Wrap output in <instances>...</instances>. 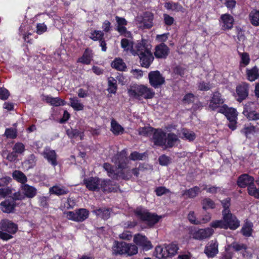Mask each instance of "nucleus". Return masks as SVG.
<instances>
[{
  "label": "nucleus",
  "instance_id": "obj_1",
  "mask_svg": "<svg viewBox=\"0 0 259 259\" xmlns=\"http://www.w3.org/2000/svg\"><path fill=\"white\" fill-rule=\"evenodd\" d=\"M127 154L124 150L115 155L112 158V161L117 165L118 169H114L113 166L108 163H105L103 165L104 169L107 171L108 176L113 179L119 180L120 179L128 180L132 177L131 172L127 168L128 159ZM132 172L136 176L139 175V169L133 168Z\"/></svg>",
  "mask_w": 259,
  "mask_h": 259
},
{
  "label": "nucleus",
  "instance_id": "obj_2",
  "mask_svg": "<svg viewBox=\"0 0 259 259\" xmlns=\"http://www.w3.org/2000/svg\"><path fill=\"white\" fill-rule=\"evenodd\" d=\"M18 230V225L8 219L0 221V239L8 241L13 238V235Z\"/></svg>",
  "mask_w": 259,
  "mask_h": 259
},
{
  "label": "nucleus",
  "instance_id": "obj_3",
  "mask_svg": "<svg viewBox=\"0 0 259 259\" xmlns=\"http://www.w3.org/2000/svg\"><path fill=\"white\" fill-rule=\"evenodd\" d=\"M128 95L136 99L141 100L142 98L150 99L154 97V91L144 85H134L128 90Z\"/></svg>",
  "mask_w": 259,
  "mask_h": 259
},
{
  "label": "nucleus",
  "instance_id": "obj_4",
  "mask_svg": "<svg viewBox=\"0 0 259 259\" xmlns=\"http://www.w3.org/2000/svg\"><path fill=\"white\" fill-rule=\"evenodd\" d=\"M136 215L143 222H145L149 227H153L157 223L161 218V216L149 212L147 209L142 207H138L135 210Z\"/></svg>",
  "mask_w": 259,
  "mask_h": 259
},
{
  "label": "nucleus",
  "instance_id": "obj_5",
  "mask_svg": "<svg viewBox=\"0 0 259 259\" xmlns=\"http://www.w3.org/2000/svg\"><path fill=\"white\" fill-rule=\"evenodd\" d=\"M223 219L227 226V229L236 230L240 226V222L235 215L230 212L229 209H226L222 211Z\"/></svg>",
  "mask_w": 259,
  "mask_h": 259
},
{
  "label": "nucleus",
  "instance_id": "obj_6",
  "mask_svg": "<svg viewBox=\"0 0 259 259\" xmlns=\"http://www.w3.org/2000/svg\"><path fill=\"white\" fill-rule=\"evenodd\" d=\"M214 233V230L211 228L205 229H193L190 231V235L193 238L202 240L211 237Z\"/></svg>",
  "mask_w": 259,
  "mask_h": 259
},
{
  "label": "nucleus",
  "instance_id": "obj_7",
  "mask_svg": "<svg viewBox=\"0 0 259 259\" xmlns=\"http://www.w3.org/2000/svg\"><path fill=\"white\" fill-rule=\"evenodd\" d=\"M133 241L137 247H142L143 249L148 250L152 248L151 242L147 237L140 233H138L134 236Z\"/></svg>",
  "mask_w": 259,
  "mask_h": 259
},
{
  "label": "nucleus",
  "instance_id": "obj_8",
  "mask_svg": "<svg viewBox=\"0 0 259 259\" xmlns=\"http://www.w3.org/2000/svg\"><path fill=\"white\" fill-rule=\"evenodd\" d=\"M148 77L150 84L154 88H157L165 82L164 78L158 71H151L149 73Z\"/></svg>",
  "mask_w": 259,
  "mask_h": 259
},
{
  "label": "nucleus",
  "instance_id": "obj_9",
  "mask_svg": "<svg viewBox=\"0 0 259 259\" xmlns=\"http://www.w3.org/2000/svg\"><path fill=\"white\" fill-rule=\"evenodd\" d=\"M220 22L221 25V29L226 31L233 28L234 19L230 14L226 13L221 16Z\"/></svg>",
  "mask_w": 259,
  "mask_h": 259
},
{
  "label": "nucleus",
  "instance_id": "obj_10",
  "mask_svg": "<svg viewBox=\"0 0 259 259\" xmlns=\"http://www.w3.org/2000/svg\"><path fill=\"white\" fill-rule=\"evenodd\" d=\"M152 141L155 145L164 146L166 145V133L161 129L155 130Z\"/></svg>",
  "mask_w": 259,
  "mask_h": 259
},
{
  "label": "nucleus",
  "instance_id": "obj_11",
  "mask_svg": "<svg viewBox=\"0 0 259 259\" xmlns=\"http://www.w3.org/2000/svg\"><path fill=\"white\" fill-rule=\"evenodd\" d=\"M169 53V48L164 44L160 43L155 48L154 56L157 59H165Z\"/></svg>",
  "mask_w": 259,
  "mask_h": 259
},
{
  "label": "nucleus",
  "instance_id": "obj_12",
  "mask_svg": "<svg viewBox=\"0 0 259 259\" xmlns=\"http://www.w3.org/2000/svg\"><path fill=\"white\" fill-rule=\"evenodd\" d=\"M236 92L238 97L237 100L239 102H241L248 96V84L245 82H242V83L237 86Z\"/></svg>",
  "mask_w": 259,
  "mask_h": 259
},
{
  "label": "nucleus",
  "instance_id": "obj_13",
  "mask_svg": "<svg viewBox=\"0 0 259 259\" xmlns=\"http://www.w3.org/2000/svg\"><path fill=\"white\" fill-rule=\"evenodd\" d=\"M83 184L91 191L100 190V179L98 177H90L83 180Z\"/></svg>",
  "mask_w": 259,
  "mask_h": 259
},
{
  "label": "nucleus",
  "instance_id": "obj_14",
  "mask_svg": "<svg viewBox=\"0 0 259 259\" xmlns=\"http://www.w3.org/2000/svg\"><path fill=\"white\" fill-rule=\"evenodd\" d=\"M42 155L47 160L49 163L53 166H55L57 165V154L55 150L51 149L49 147H46L44 149Z\"/></svg>",
  "mask_w": 259,
  "mask_h": 259
},
{
  "label": "nucleus",
  "instance_id": "obj_15",
  "mask_svg": "<svg viewBox=\"0 0 259 259\" xmlns=\"http://www.w3.org/2000/svg\"><path fill=\"white\" fill-rule=\"evenodd\" d=\"M224 103V100L221 97V94L218 92H215L210 101L209 104V107L212 110H219L222 107V104Z\"/></svg>",
  "mask_w": 259,
  "mask_h": 259
},
{
  "label": "nucleus",
  "instance_id": "obj_16",
  "mask_svg": "<svg viewBox=\"0 0 259 259\" xmlns=\"http://www.w3.org/2000/svg\"><path fill=\"white\" fill-rule=\"evenodd\" d=\"M219 112L224 114L228 120L237 119L236 110L233 108H229L226 105H223L219 110Z\"/></svg>",
  "mask_w": 259,
  "mask_h": 259
},
{
  "label": "nucleus",
  "instance_id": "obj_17",
  "mask_svg": "<svg viewBox=\"0 0 259 259\" xmlns=\"http://www.w3.org/2000/svg\"><path fill=\"white\" fill-rule=\"evenodd\" d=\"M117 186L111 181L100 179V189H102L105 192H111L116 191Z\"/></svg>",
  "mask_w": 259,
  "mask_h": 259
},
{
  "label": "nucleus",
  "instance_id": "obj_18",
  "mask_svg": "<svg viewBox=\"0 0 259 259\" xmlns=\"http://www.w3.org/2000/svg\"><path fill=\"white\" fill-rule=\"evenodd\" d=\"M204 252L208 257H213L218 252V244L216 241L211 240L205 247Z\"/></svg>",
  "mask_w": 259,
  "mask_h": 259
},
{
  "label": "nucleus",
  "instance_id": "obj_19",
  "mask_svg": "<svg viewBox=\"0 0 259 259\" xmlns=\"http://www.w3.org/2000/svg\"><path fill=\"white\" fill-rule=\"evenodd\" d=\"M254 182V178L248 175V174H243L241 175L238 179L237 184L241 188H245L246 187H249L253 184Z\"/></svg>",
  "mask_w": 259,
  "mask_h": 259
},
{
  "label": "nucleus",
  "instance_id": "obj_20",
  "mask_svg": "<svg viewBox=\"0 0 259 259\" xmlns=\"http://www.w3.org/2000/svg\"><path fill=\"white\" fill-rule=\"evenodd\" d=\"M21 191L24 194L25 197L32 198L37 194V189L33 186L24 184L20 186Z\"/></svg>",
  "mask_w": 259,
  "mask_h": 259
},
{
  "label": "nucleus",
  "instance_id": "obj_21",
  "mask_svg": "<svg viewBox=\"0 0 259 259\" xmlns=\"http://www.w3.org/2000/svg\"><path fill=\"white\" fill-rule=\"evenodd\" d=\"M138 56L140 62H142L141 65H150L154 60L153 54L150 50L143 52V53H140L138 54Z\"/></svg>",
  "mask_w": 259,
  "mask_h": 259
},
{
  "label": "nucleus",
  "instance_id": "obj_22",
  "mask_svg": "<svg viewBox=\"0 0 259 259\" xmlns=\"http://www.w3.org/2000/svg\"><path fill=\"white\" fill-rule=\"evenodd\" d=\"M154 15L150 12H145L143 16L141 23L143 24V27L146 29H150L153 26Z\"/></svg>",
  "mask_w": 259,
  "mask_h": 259
},
{
  "label": "nucleus",
  "instance_id": "obj_23",
  "mask_svg": "<svg viewBox=\"0 0 259 259\" xmlns=\"http://www.w3.org/2000/svg\"><path fill=\"white\" fill-rule=\"evenodd\" d=\"M93 58V51L89 48H87L84 51L82 56L77 59V62L78 63L89 65L91 63Z\"/></svg>",
  "mask_w": 259,
  "mask_h": 259
},
{
  "label": "nucleus",
  "instance_id": "obj_24",
  "mask_svg": "<svg viewBox=\"0 0 259 259\" xmlns=\"http://www.w3.org/2000/svg\"><path fill=\"white\" fill-rule=\"evenodd\" d=\"M151 48V46L148 43V40L144 38L138 41L135 46L136 53L138 55L140 53H143V52L150 50Z\"/></svg>",
  "mask_w": 259,
  "mask_h": 259
},
{
  "label": "nucleus",
  "instance_id": "obj_25",
  "mask_svg": "<svg viewBox=\"0 0 259 259\" xmlns=\"http://www.w3.org/2000/svg\"><path fill=\"white\" fill-rule=\"evenodd\" d=\"M15 207V202L14 200H6L0 204V209L5 213H11Z\"/></svg>",
  "mask_w": 259,
  "mask_h": 259
},
{
  "label": "nucleus",
  "instance_id": "obj_26",
  "mask_svg": "<svg viewBox=\"0 0 259 259\" xmlns=\"http://www.w3.org/2000/svg\"><path fill=\"white\" fill-rule=\"evenodd\" d=\"M49 193L57 196L63 195L68 193V190L62 185H55L49 189Z\"/></svg>",
  "mask_w": 259,
  "mask_h": 259
},
{
  "label": "nucleus",
  "instance_id": "obj_27",
  "mask_svg": "<svg viewBox=\"0 0 259 259\" xmlns=\"http://www.w3.org/2000/svg\"><path fill=\"white\" fill-rule=\"evenodd\" d=\"M164 7L168 10H171L176 12H181L184 13L185 9L179 3L166 2L164 4Z\"/></svg>",
  "mask_w": 259,
  "mask_h": 259
},
{
  "label": "nucleus",
  "instance_id": "obj_28",
  "mask_svg": "<svg viewBox=\"0 0 259 259\" xmlns=\"http://www.w3.org/2000/svg\"><path fill=\"white\" fill-rule=\"evenodd\" d=\"M154 254L157 258L159 259L167 258L168 254L166 245L156 246L155 249Z\"/></svg>",
  "mask_w": 259,
  "mask_h": 259
},
{
  "label": "nucleus",
  "instance_id": "obj_29",
  "mask_svg": "<svg viewBox=\"0 0 259 259\" xmlns=\"http://www.w3.org/2000/svg\"><path fill=\"white\" fill-rule=\"evenodd\" d=\"M201 192V189L199 187L195 186L183 191L182 195L183 196H187L190 198H193L198 196Z\"/></svg>",
  "mask_w": 259,
  "mask_h": 259
},
{
  "label": "nucleus",
  "instance_id": "obj_30",
  "mask_svg": "<svg viewBox=\"0 0 259 259\" xmlns=\"http://www.w3.org/2000/svg\"><path fill=\"white\" fill-rule=\"evenodd\" d=\"M125 245V242H115L114 245L112 247L113 253L115 254H125L126 247Z\"/></svg>",
  "mask_w": 259,
  "mask_h": 259
},
{
  "label": "nucleus",
  "instance_id": "obj_31",
  "mask_svg": "<svg viewBox=\"0 0 259 259\" xmlns=\"http://www.w3.org/2000/svg\"><path fill=\"white\" fill-rule=\"evenodd\" d=\"M247 78L250 81H253L259 77V69L254 66L250 69L246 70Z\"/></svg>",
  "mask_w": 259,
  "mask_h": 259
},
{
  "label": "nucleus",
  "instance_id": "obj_32",
  "mask_svg": "<svg viewBox=\"0 0 259 259\" xmlns=\"http://www.w3.org/2000/svg\"><path fill=\"white\" fill-rule=\"evenodd\" d=\"M111 131L115 135H119L123 133L124 128L115 119H112L111 121Z\"/></svg>",
  "mask_w": 259,
  "mask_h": 259
},
{
  "label": "nucleus",
  "instance_id": "obj_33",
  "mask_svg": "<svg viewBox=\"0 0 259 259\" xmlns=\"http://www.w3.org/2000/svg\"><path fill=\"white\" fill-rule=\"evenodd\" d=\"M43 99L48 103L55 106L65 105V101L58 97L53 98L51 96H46L44 97Z\"/></svg>",
  "mask_w": 259,
  "mask_h": 259
},
{
  "label": "nucleus",
  "instance_id": "obj_34",
  "mask_svg": "<svg viewBox=\"0 0 259 259\" xmlns=\"http://www.w3.org/2000/svg\"><path fill=\"white\" fill-rule=\"evenodd\" d=\"M178 141H179V138L176 134L169 133L167 136L166 135V145L164 147L171 148Z\"/></svg>",
  "mask_w": 259,
  "mask_h": 259
},
{
  "label": "nucleus",
  "instance_id": "obj_35",
  "mask_svg": "<svg viewBox=\"0 0 259 259\" xmlns=\"http://www.w3.org/2000/svg\"><path fill=\"white\" fill-rule=\"evenodd\" d=\"M89 215V211L85 208L76 209V222H83L86 220Z\"/></svg>",
  "mask_w": 259,
  "mask_h": 259
},
{
  "label": "nucleus",
  "instance_id": "obj_36",
  "mask_svg": "<svg viewBox=\"0 0 259 259\" xmlns=\"http://www.w3.org/2000/svg\"><path fill=\"white\" fill-rule=\"evenodd\" d=\"M251 24L254 26H259V10H252L249 14Z\"/></svg>",
  "mask_w": 259,
  "mask_h": 259
},
{
  "label": "nucleus",
  "instance_id": "obj_37",
  "mask_svg": "<svg viewBox=\"0 0 259 259\" xmlns=\"http://www.w3.org/2000/svg\"><path fill=\"white\" fill-rule=\"evenodd\" d=\"M12 177L14 180L21 183L22 185L25 184L27 182L26 176L20 170H15L12 174Z\"/></svg>",
  "mask_w": 259,
  "mask_h": 259
},
{
  "label": "nucleus",
  "instance_id": "obj_38",
  "mask_svg": "<svg viewBox=\"0 0 259 259\" xmlns=\"http://www.w3.org/2000/svg\"><path fill=\"white\" fill-rule=\"evenodd\" d=\"M241 132L248 138L250 135L259 132V128L252 125H245Z\"/></svg>",
  "mask_w": 259,
  "mask_h": 259
},
{
  "label": "nucleus",
  "instance_id": "obj_39",
  "mask_svg": "<svg viewBox=\"0 0 259 259\" xmlns=\"http://www.w3.org/2000/svg\"><path fill=\"white\" fill-rule=\"evenodd\" d=\"M70 106H71L74 110L80 111L82 110L84 108L83 105L80 102V100L76 97L70 98Z\"/></svg>",
  "mask_w": 259,
  "mask_h": 259
},
{
  "label": "nucleus",
  "instance_id": "obj_40",
  "mask_svg": "<svg viewBox=\"0 0 259 259\" xmlns=\"http://www.w3.org/2000/svg\"><path fill=\"white\" fill-rule=\"evenodd\" d=\"M94 212L99 217L107 220L110 217V209L109 208H99L94 211Z\"/></svg>",
  "mask_w": 259,
  "mask_h": 259
},
{
  "label": "nucleus",
  "instance_id": "obj_41",
  "mask_svg": "<svg viewBox=\"0 0 259 259\" xmlns=\"http://www.w3.org/2000/svg\"><path fill=\"white\" fill-rule=\"evenodd\" d=\"M181 138L182 139L187 140L191 142L195 140L196 138V135L192 131L187 129H183L182 131Z\"/></svg>",
  "mask_w": 259,
  "mask_h": 259
},
{
  "label": "nucleus",
  "instance_id": "obj_42",
  "mask_svg": "<svg viewBox=\"0 0 259 259\" xmlns=\"http://www.w3.org/2000/svg\"><path fill=\"white\" fill-rule=\"evenodd\" d=\"M125 254L127 256H132L136 254L138 252V247L133 243H126Z\"/></svg>",
  "mask_w": 259,
  "mask_h": 259
},
{
  "label": "nucleus",
  "instance_id": "obj_43",
  "mask_svg": "<svg viewBox=\"0 0 259 259\" xmlns=\"http://www.w3.org/2000/svg\"><path fill=\"white\" fill-rule=\"evenodd\" d=\"M252 223L246 222L241 229L242 234L246 237L250 236L252 232Z\"/></svg>",
  "mask_w": 259,
  "mask_h": 259
},
{
  "label": "nucleus",
  "instance_id": "obj_44",
  "mask_svg": "<svg viewBox=\"0 0 259 259\" xmlns=\"http://www.w3.org/2000/svg\"><path fill=\"white\" fill-rule=\"evenodd\" d=\"M166 249L168 254V257L174 256L177 253L179 247L175 243L166 244Z\"/></svg>",
  "mask_w": 259,
  "mask_h": 259
},
{
  "label": "nucleus",
  "instance_id": "obj_45",
  "mask_svg": "<svg viewBox=\"0 0 259 259\" xmlns=\"http://www.w3.org/2000/svg\"><path fill=\"white\" fill-rule=\"evenodd\" d=\"M104 36L103 31L94 30L90 33L89 37L94 41L101 40Z\"/></svg>",
  "mask_w": 259,
  "mask_h": 259
},
{
  "label": "nucleus",
  "instance_id": "obj_46",
  "mask_svg": "<svg viewBox=\"0 0 259 259\" xmlns=\"http://www.w3.org/2000/svg\"><path fill=\"white\" fill-rule=\"evenodd\" d=\"M117 81L113 77H109L108 79V91L109 93L115 94L117 91Z\"/></svg>",
  "mask_w": 259,
  "mask_h": 259
},
{
  "label": "nucleus",
  "instance_id": "obj_47",
  "mask_svg": "<svg viewBox=\"0 0 259 259\" xmlns=\"http://www.w3.org/2000/svg\"><path fill=\"white\" fill-rule=\"evenodd\" d=\"M66 133L67 135L70 138H76L79 137L80 140H82L84 136L83 133L77 130H68Z\"/></svg>",
  "mask_w": 259,
  "mask_h": 259
},
{
  "label": "nucleus",
  "instance_id": "obj_48",
  "mask_svg": "<svg viewBox=\"0 0 259 259\" xmlns=\"http://www.w3.org/2000/svg\"><path fill=\"white\" fill-rule=\"evenodd\" d=\"M202 205L203 209L204 210L213 209L215 206L213 201L209 198H204L202 201Z\"/></svg>",
  "mask_w": 259,
  "mask_h": 259
},
{
  "label": "nucleus",
  "instance_id": "obj_49",
  "mask_svg": "<svg viewBox=\"0 0 259 259\" xmlns=\"http://www.w3.org/2000/svg\"><path fill=\"white\" fill-rule=\"evenodd\" d=\"M256 183L258 185V188L255 187L253 184L248 188V193L250 195L259 198V180Z\"/></svg>",
  "mask_w": 259,
  "mask_h": 259
},
{
  "label": "nucleus",
  "instance_id": "obj_50",
  "mask_svg": "<svg viewBox=\"0 0 259 259\" xmlns=\"http://www.w3.org/2000/svg\"><path fill=\"white\" fill-rule=\"evenodd\" d=\"M210 226L213 228L227 229L225 220L223 219L221 220H215L212 222L210 224Z\"/></svg>",
  "mask_w": 259,
  "mask_h": 259
},
{
  "label": "nucleus",
  "instance_id": "obj_51",
  "mask_svg": "<svg viewBox=\"0 0 259 259\" xmlns=\"http://www.w3.org/2000/svg\"><path fill=\"white\" fill-rule=\"evenodd\" d=\"M25 150L24 145L20 142L16 143L13 147V150L18 155L22 154Z\"/></svg>",
  "mask_w": 259,
  "mask_h": 259
},
{
  "label": "nucleus",
  "instance_id": "obj_52",
  "mask_svg": "<svg viewBox=\"0 0 259 259\" xmlns=\"http://www.w3.org/2000/svg\"><path fill=\"white\" fill-rule=\"evenodd\" d=\"M153 131V128L150 126L140 127L138 129V133L140 135L148 136Z\"/></svg>",
  "mask_w": 259,
  "mask_h": 259
},
{
  "label": "nucleus",
  "instance_id": "obj_53",
  "mask_svg": "<svg viewBox=\"0 0 259 259\" xmlns=\"http://www.w3.org/2000/svg\"><path fill=\"white\" fill-rule=\"evenodd\" d=\"M75 205V202L74 200L70 198H68L66 201L64 202L63 204L60 206V208L62 210L64 209H71Z\"/></svg>",
  "mask_w": 259,
  "mask_h": 259
},
{
  "label": "nucleus",
  "instance_id": "obj_54",
  "mask_svg": "<svg viewBox=\"0 0 259 259\" xmlns=\"http://www.w3.org/2000/svg\"><path fill=\"white\" fill-rule=\"evenodd\" d=\"M5 135L8 138L14 139L17 136V131L13 128H7L5 131Z\"/></svg>",
  "mask_w": 259,
  "mask_h": 259
},
{
  "label": "nucleus",
  "instance_id": "obj_55",
  "mask_svg": "<svg viewBox=\"0 0 259 259\" xmlns=\"http://www.w3.org/2000/svg\"><path fill=\"white\" fill-rule=\"evenodd\" d=\"M254 103L252 102H247L244 106L243 114L246 116L252 111L253 110V106L254 105Z\"/></svg>",
  "mask_w": 259,
  "mask_h": 259
},
{
  "label": "nucleus",
  "instance_id": "obj_56",
  "mask_svg": "<svg viewBox=\"0 0 259 259\" xmlns=\"http://www.w3.org/2000/svg\"><path fill=\"white\" fill-rule=\"evenodd\" d=\"M126 25L121 26H117L116 30L121 35H124L125 37H129L131 35L130 31H128L125 27Z\"/></svg>",
  "mask_w": 259,
  "mask_h": 259
},
{
  "label": "nucleus",
  "instance_id": "obj_57",
  "mask_svg": "<svg viewBox=\"0 0 259 259\" xmlns=\"http://www.w3.org/2000/svg\"><path fill=\"white\" fill-rule=\"evenodd\" d=\"M158 161L161 165L166 166L170 163L171 159L165 155H162L159 157Z\"/></svg>",
  "mask_w": 259,
  "mask_h": 259
},
{
  "label": "nucleus",
  "instance_id": "obj_58",
  "mask_svg": "<svg viewBox=\"0 0 259 259\" xmlns=\"http://www.w3.org/2000/svg\"><path fill=\"white\" fill-rule=\"evenodd\" d=\"M163 21L165 25L171 26L174 22V18L167 14H164Z\"/></svg>",
  "mask_w": 259,
  "mask_h": 259
},
{
  "label": "nucleus",
  "instance_id": "obj_59",
  "mask_svg": "<svg viewBox=\"0 0 259 259\" xmlns=\"http://www.w3.org/2000/svg\"><path fill=\"white\" fill-rule=\"evenodd\" d=\"M47 30V27L44 23H38L36 25V33L38 34H42Z\"/></svg>",
  "mask_w": 259,
  "mask_h": 259
},
{
  "label": "nucleus",
  "instance_id": "obj_60",
  "mask_svg": "<svg viewBox=\"0 0 259 259\" xmlns=\"http://www.w3.org/2000/svg\"><path fill=\"white\" fill-rule=\"evenodd\" d=\"M198 88L199 90L201 91H207L210 90L212 88V86L208 83L201 81L199 83Z\"/></svg>",
  "mask_w": 259,
  "mask_h": 259
},
{
  "label": "nucleus",
  "instance_id": "obj_61",
  "mask_svg": "<svg viewBox=\"0 0 259 259\" xmlns=\"http://www.w3.org/2000/svg\"><path fill=\"white\" fill-rule=\"evenodd\" d=\"M64 214L68 220L76 222V210L74 211L64 212Z\"/></svg>",
  "mask_w": 259,
  "mask_h": 259
},
{
  "label": "nucleus",
  "instance_id": "obj_62",
  "mask_svg": "<svg viewBox=\"0 0 259 259\" xmlns=\"http://www.w3.org/2000/svg\"><path fill=\"white\" fill-rule=\"evenodd\" d=\"M144 156V154H140L137 152H134L131 154L130 158L133 160H137L143 159Z\"/></svg>",
  "mask_w": 259,
  "mask_h": 259
},
{
  "label": "nucleus",
  "instance_id": "obj_63",
  "mask_svg": "<svg viewBox=\"0 0 259 259\" xmlns=\"http://www.w3.org/2000/svg\"><path fill=\"white\" fill-rule=\"evenodd\" d=\"M12 193V190L9 187L0 189V197H5Z\"/></svg>",
  "mask_w": 259,
  "mask_h": 259
},
{
  "label": "nucleus",
  "instance_id": "obj_64",
  "mask_svg": "<svg viewBox=\"0 0 259 259\" xmlns=\"http://www.w3.org/2000/svg\"><path fill=\"white\" fill-rule=\"evenodd\" d=\"M249 120H256L259 119V113L253 110L245 116Z\"/></svg>",
  "mask_w": 259,
  "mask_h": 259
}]
</instances>
